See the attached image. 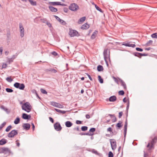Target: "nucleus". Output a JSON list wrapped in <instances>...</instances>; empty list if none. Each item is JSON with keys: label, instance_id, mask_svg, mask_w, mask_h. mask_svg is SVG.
Here are the masks:
<instances>
[{"label": "nucleus", "instance_id": "1", "mask_svg": "<svg viewBox=\"0 0 157 157\" xmlns=\"http://www.w3.org/2000/svg\"><path fill=\"white\" fill-rule=\"evenodd\" d=\"M113 45L112 43H109L105 48L103 52V56L104 60L107 66L108 65V62L107 61V59H109V60L110 58V46Z\"/></svg>", "mask_w": 157, "mask_h": 157}, {"label": "nucleus", "instance_id": "2", "mask_svg": "<svg viewBox=\"0 0 157 157\" xmlns=\"http://www.w3.org/2000/svg\"><path fill=\"white\" fill-rule=\"evenodd\" d=\"M32 107L29 102H26L22 106V109L28 113L29 112L31 109Z\"/></svg>", "mask_w": 157, "mask_h": 157}, {"label": "nucleus", "instance_id": "3", "mask_svg": "<svg viewBox=\"0 0 157 157\" xmlns=\"http://www.w3.org/2000/svg\"><path fill=\"white\" fill-rule=\"evenodd\" d=\"M157 141V137L155 136L153 138L152 140L150 142V143H149L147 146V147L149 148L150 150L152 148H154V144L156 143Z\"/></svg>", "mask_w": 157, "mask_h": 157}, {"label": "nucleus", "instance_id": "4", "mask_svg": "<svg viewBox=\"0 0 157 157\" xmlns=\"http://www.w3.org/2000/svg\"><path fill=\"white\" fill-rule=\"evenodd\" d=\"M69 34L71 37L75 36H80V34L78 31L76 30L72 29H70L69 32Z\"/></svg>", "mask_w": 157, "mask_h": 157}, {"label": "nucleus", "instance_id": "5", "mask_svg": "<svg viewBox=\"0 0 157 157\" xmlns=\"http://www.w3.org/2000/svg\"><path fill=\"white\" fill-rule=\"evenodd\" d=\"M69 8L71 10L75 11L79 9V6L76 4L73 3L70 4Z\"/></svg>", "mask_w": 157, "mask_h": 157}, {"label": "nucleus", "instance_id": "6", "mask_svg": "<svg viewBox=\"0 0 157 157\" xmlns=\"http://www.w3.org/2000/svg\"><path fill=\"white\" fill-rule=\"evenodd\" d=\"M13 86L16 88L21 90H23L25 87V86L24 84H20L18 82H15Z\"/></svg>", "mask_w": 157, "mask_h": 157}, {"label": "nucleus", "instance_id": "7", "mask_svg": "<svg viewBox=\"0 0 157 157\" xmlns=\"http://www.w3.org/2000/svg\"><path fill=\"white\" fill-rule=\"evenodd\" d=\"M17 134L18 131L17 130H13L8 133V136L9 138H13Z\"/></svg>", "mask_w": 157, "mask_h": 157}, {"label": "nucleus", "instance_id": "8", "mask_svg": "<svg viewBox=\"0 0 157 157\" xmlns=\"http://www.w3.org/2000/svg\"><path fill=\"white\" fill-rule=\"evenodd\" d=\"M50 104L54 107L59 108H63V106L62 105L54 101L50 102Z\"/></svg>", "mask_w": 157, "mask_h": 157}, {"label": "nucleus", "instance_id": "9", "mask_svg": "<svg viewBox=\"0 0 157 157\" xmlns=\"http://www.w3.org/2000/svg\"><path fill=\"white\" fill-rule=\"evenodd\" d=\"M10 150L8 148L6 147H2L0 148V153L6 154L10 152Z\"/></svg>", "mask_w": 157, "mask_h": 157}, {"label": "nucleus", "instance_id": "10", "mask_svg": "<svg viewBox=\"0 0 157 157\" xmlns=\"http://www.w3.org/2000/svg\"><path fill=\"white\" fill-rule=\"evenodd\" d=\"M54 126L55 129L57 131H60L62 129V128L59 122L55 123L54 125Z\"/></svg>", "mask_w": 157, "mask_h": 157}, {"label": "nucleus", "instance_id": "11", "mask_svg": "<svg viewBox=\"0 0 157 157\" xmlns=\"http://www.w3.org/2000/svg\"><path fill=\"white\" fill-rule=\"evenodd\" d=\"M110 143L112 150H115L117 147L116 142L115 140L114 139H110Z\"/></svg>", "mask_w": 157, "mask_h": 157}, {"label": "nucleus", "instance_id": "12", "mask_svg": "<svg viewBox=\"0 0 157 157\" xmlns=\"http://www.w3.org/2000/svg\"><path fill=\"white\" fill-rule=\"evenodd\" d=\"M19 28L20 36L21 37H22L24 36V29L21 23L19 24Z\"/></svg>", "mask_w": 157, "mask_h": 157}, {"label": "nucleus", "instance_id": "13", "mask_svg": "<svg viewBox=\"0 0 157 157\" xmlns=\"http://www.w3.org/2000/svg\"><path fill=\"white\" fill-rule=\"evenodd\" d=\"M90 27V25L87 23H85L82 25L81 27V29L82 30H86Z\"/></svg>", "mask_w": 157, "mask_h": 157}, {"label": "nucleus", "instance_id": "14", "mask_svg": "<svg viewBox=\"0 0 157 157\" xmlns=\"http://www.w3.org/2000/svg\"><path fill=\"white\" fill-rule=\"evenodd\" d=\"M54 17L57 19L63 25H65L66 24V23L65 21H64L63 20L60 19L59 17L57 16L54 15Z\"/></svg>", "mask_w": 157, "mask_h": 157}, {"label": "nucleus", "instance_id": "15", "mask_svg": "<svg viewBox=\"0 0 157 157\" xmlns=\"http://www.w3.org/2000/svg\"><path fill=\"white\" fill-rule=\"evenodd\" d=\"M128 125V121L126 119L125 121V124L124 125V136L125 137L126 133H127V127Z\"/></svg>", "mask_w": 157, "mask_h": 157}, {"label": "nucleus", "instance_id": "16", "mask_svg": "<svg viewBox=\"0 0 157 157\" xmlns=\"http://www.w3.org/2000/svg\"><path fill=\"white\" fill-rule=\"evenodd\" d=\"M123 101L124 102H127L126 110L128 112L129 106V99H123Z\"/></svg>", "mask_w": 157, "mask_h": 157}, {"label": "nucleus", "instance_id": "17", "mask_svg": "<svg viewBox=\"0 0 157 157\" xmlns=\"http://www.w3.org/2000/svg\"><path fill=\"white\" fill-rule=\"evenodd\" d=\"M122 45L125 46H126L131 47L132 48H134L136 47V45L133 44H131L129 43H123L122 44Z\"/></svg>", "mask_w": 157, "mask_h": 157}, {"label": "nucleus", "instance_id": "18", "mask_svg": "<svg viewBox=\"0 0 157 157\" xmlns=\"http://www.w3.org/2000/svg\"><path fill=\"white\" fill-rule=\"evenodd\" d=\"M30 124L28 123H25L23 125L24 129L27 130L29 129L30 128Z\"/></svg>", "mask_w": 157, "mask_h": 157}, {"label": "nucleus", "instance_id": "19", "mask_svg": "<svg viewBox=\"0 0 157 157\" xmlns=\"http://www.w3.org/2000/svg\"><path fill=\"white\" fill-rule=\"evenodd\" d=\"M119 82H120L121 85L123 86L124 89L126 90L127 89V87L125 82L122 79H120Z\"/></svg>", "mask_w": 157, "mask_h": 157}, {"label": "nucleus", "instance_id": "20", "mask_svg": "<svg viewBox=\"0 0 157 157\" xmlns=\"http://www.w3.org/2000/svg\"><path fill=\"white\" fill-rule=\"evenodd\" d=\"M48 8L52 12H56L57 11V9L56 8H55L52 6H49Z\"/></svg>", "mask_w": 157, "mask_h": 157}, {"label": "nucleus", "instance_id": "21", "mask_svg": "<svg viewBox=\"0 0 157 157\" xmlns=\"http://www.w3.org/2000/svg\"><path fill=\"white\" fill-rule=\"evenodd\" d=\"M98 33V31L96 30H95L91 36V39H94L96 38Z\"/></svg>", "mask_w": 157, "mask_h": 157}, {"label": "nucleus", "instance_id": "22", "mask_svg": "<svg viewBox=\"0 0 157 157\" xmlns=\"http://www.w3.org/2000/svg\"><path fill=\"white\" fill-rule=\"evenodd\" d=\"M30 117V115H28L25 113H24L22 114V118L24 119H29Z\"/></svg>", "mask_w": 157, "mask_h": 157}, {"label": "nucleus", "instance_id": "23", "mask_svg": "<svg viewBox=\"0 0 157 157\" xmlns=\"http://www.w3.org/2000/svg\"><path fill=\"white\" fill-rule=\"evenodd\" d=\"M49 4L52 6L55 5H61V2H49Z\"/></svg>", "mask_w": 157, "mask_h": 157}, {"label": "nucleus", "instance_id": "24", "mask_svg": "<svg viewBox=\"0 0 157 157\" xmlns=\"http://www.w3.org/2000/svg\"><path fill=\"white\" fill-rule=\"evenodd\" d=\"M86 19V17H83L81 18L78 21V24L82 23Z\"/></svg>", "mask_w": 157, "mask_h": 157}, {"label": "nucleus", "instance_id": "25", "mask_svg": "<svg viewBox=\"0 0 157 157\" xmlns=\"http://www.w3.org/2000/svg\"><path fill=\"white\" fill-rule=\"evenodd\" d=\"M65 124L67 127H70L72 126L73 124L71 121H67L65 122Z\"/></svg>", "mask_w": 157, "mask_h": 157}, {"label": "nucleus", "instance_id": "26", "mask_svg": "<svg viewBox=\"0 0 157 157\" xmlns=\"http://www.w3.org/2000/svg\"><path fill=\"white\" fill-rule=\"evenodd\" d=\"M7 143V140H6L2 139L1 140H0V145H3L5 144H6Z\"/></svg>", "mask_w": 157, "mask_h": 157}, {"label": "nucleus", "instance_id": "27", "mask_svg": "<svg viewBox=\"0 0 157 157\" xmlns=\"http://www.w3.org/2000/svg\"><path fill=\"white\" fill-rule=\"evenodd\" d=\"M104 69L102 66L101 65H98L97 67V70L99 71H103Z\"/></svg>", "mask_w": 157, "mask_h": 157}, {"label": "nucleus", "instance_id": "28", "mask_svg": "<svg viewBox=\"0 0 157 157\" xmlns=\"http://www.w3.org/2000/svg\"><path fill=\"white\" fill-rule=\"evenodd\" d=\"M15 58V56H13L12 58L9 59L8 60V63L9 64L10 63H11L13 62V59Z\"/></svg>", "mask_w": 157, "mask_h": 157}, {"label": "nucleus", "instance_id": "29", "mask_svg": "<svg viewBox=\"0 0 157 157\" xmlns=\"http://www.w3.org/2000/svg\"><path fill=\"white\" fill-rule=\"evenodd\" d=\"M31 4L33 6H35L36 5V1H34L33 0H28Z\"/></svg>", "mask_w": 157, "mask_h": 157}, {"label": "nucleus", "instance_id": "30", "mask_svg": "<svg viewBox=\"0 0 157 157\" xmlns=\"http://www.w3.org/2000/svg\"><path fill=\"white\" fill-rule=\"evenodd\" d=\"M20 121V119L18 117H17L14 120V123L15 124H18Z\"/></svg>", "mask_w": 157, "mask_h": 157}, {"label": "nucleus", "instance_id": "31", "mask_svg": "<svg viewBox=\"0 0 157 157\" xmlns=\"http://www.w3.org/2000/svg\"><path fill=\"white\" fill-rule=\"evenodd\" d=\"M122 122L121 121H119V122L116 125V127H118L119 128H121L122 125L121 124Z\"/></svg>", "mask_w": 157, "mask_h": 157}, {"label": "nucleus", "instance_id": "32", "mask_svg": "<svg viewBox=\"0 0 157 157\" xmlns=\"http://www.w3.org/2000/svg\"><path fill=\"white\" fill-rule=\"evenodd\" d=\"M55 110L57 112L60 113H62L63 114H64L65 113L66 111H62L61 110H60L59 109H55Z\"/></svg>", "mask_w": 157, "mask_h": 157}, {"label": "nucleus", "instance_id": "33", "mask_svg": "<svg viewBox=\"0 0 157 157\" xmlns=\"http://www.w3.org/2000/svg\"><path fill=\"white\" fill-rule=\"evenodd\" d=\"M98 80L101 83H102L103 82V79L101 78L100 75H98Z\"/></svg>", "mask_w": 157, "mask_h": 157}, {"label": "nucleus", "instance_id": "34", "mask_svg": "<svg viewBox=\"0 0 157 157\" xmlns=\"http://www.w3.org/2000/svg\"><path fill=\"white\" fill-rule=\"evenodd\" d=\"M152 43L153 41L152 40H150L145 45L147 46H149L152 44Z\"/></svg>", "mask_w": 157, "mask_h": 157}, {"label": "nucleus", "instance_id": "35", "mask_svg": "<svg viewBox=\"0 0 157 157\" xmlns=\"http://www.w3.org/2000/svg\"><path fill=\"white\" fill-rule=\"evenodd\" d=\"M133 55L136 56H137L140 58H141L140 56V53L139 52H135L133 53Z\"/></svg>", "mask_w": 157, "mask_h": 157}, {"label": "nucleus", "instance_id": "36", "mask_svg": "<svg viewBox=\"0 0 157 157\" xmlns=\"http://www.w3.org/2000/svg\"><path fill=\"white\" fill-rule=\"evenodd\" d=\"M95 7L99 11L101 12H103L102 10L100 7H99L97 5H95Z\"/></svg>", "mask_w": 157, "mask_h": 157}, {"label": "nucleus", "instance_id": "37", "mask_svg": "<svg viewBox=\"0 0 157 157\" xmlns=\"http://www.w3.org/2000/svg\"><path fill=\"white\" fill-rule=\"evenodd\" d=\"M81 129L82 131H86L87 130L88 127L86 126H83L82 127Z\"/></svg>", "mask_w": 157, "mask_h": 157}, {"label": "nucleus", "instance_id": "38", "mask_svg": "<svg viewBox=\"0 0 157 157\" xmlns=\"http://www.w3.org/2000/svg\"><path fill=\"white\" fill-rule=\"evenodd\" d=\"M48 71L53 73H55L57 72V71L54 68H51L48 70Z\"/></svg>", "mask_w": 157, "mask_h": 157}, {"label": "nucleus", "instance_id": "39", "mask_svg": "<svg viewBox=\"0 0 157 157\" xmlns=\"http://www.w3.org/2000/svg\"><path fill=\"white\" fill-rule=\"evenodd\" d=\"M151 36L152 38H157V33H155L152 34Z\"/></svg>", "mask_w": 157, "mask_h": 157}, {"label": "nucleus", "instance_id": "40", "mask_svg": "<svg viewBox=\"0 0 157 157\" xmlns=\"http://www.w3.org/2000/svg\"><path fill=\"white\" fill-rule=\"evenodd\" d=\"M12 128V126L11 125H10L6 129V132H8Z\"/></svg>", "mask_w": 157, "mask_h": 157}, {"label": "nucleus", "instance_id": "41", "mask_svg": "<svg viewBox=\"0 0 157 157\" xmlns=\"http://www.w3.org/2000/svg\"><path fill=\"white\" fill-rule=\"evenodd\" d=\"M6 79L8 82H11L13 81V79H12L11 77H7Z\"/></svg>", "mask_w": 157, "mask_h": 157}, {"label": "nucleus", "instance_id": "42", "mask_svg": "<svg viewBox=\"0 0 157 157\" xmlns=\"http://www.w3.org/2000/svg\"><path fill=\"white\" fill-rule=\"evenodd\" d=\"M117 99H106V101H116Z\"/></svg>", "mask_w": 157, "mask_h": 157}, {"label": "nucleus", "instance_id": "43", "mask_svg": "<svg viewBox=\"0 0 157 157\" xmlns=\"http://www.w3.org/2000/svg\"><path fill=\"white\" fill-rule=\"evenodd\" d=\"M113 78L114 81L117 83H118V82H119V80L121 79L119 78H117L114 76L113 77Z\"/></svg>", "mask_w": 157, "mask_h": 157}, {"label": "nucleus", "instance_id": "44", "mask_svg": "<svg viewBox=\"0 0 157 157\" xmlns=\"http://www.w3.org/2000/svg\"><path fill=\"white\" fill-rule=\"evenodd\" d=\"M6 91L9 93L12 92L13 91V90L12 89L9 88H6Z\"/></svg>", "mask_w": 157, "mask_h": 157}, {"label": "nucleus", "instance_id": "45", "mask_svg": "<svg viewBox=\"0 0 157 157\" xmlns=\"http://www.w3.org/2000/svg\"><path fill=\"white\" fill-rule=\"evenodd\" d=\"M40 91L43 94H47V92L44 89H40Z\"/></svg>", "mask_w": 157, "mask_h": 157}, {"label": "nucleus", "instance_id": "46", "mask_svg": "<svg viewBox=\"0 0 157 157\" xmlns=\"http://www.w3.org/2000/svg\"><path fill=\"white\" fill-rule=\"evenodd\" d=\"M124 94V92L123 90L119 91L118 92V94L119 95H123Z\"/></svg>", "mask_w": 157, "mask_h": 157}, {"label": "nucleus", "instance_id": "47", "mask_svg": "<svg viewBox=\"0 0 157 157\" xmlns=\"http://www.w3.org/2000/svg\"><path fill=\"white\" fill-rule=\"evenodd\" d=\"M51 54L54 56H56L58 55V53L55 51L52 52Z\"/></svg>", "mask_w": 157, "mask_h": 157}, {"label": "nucleus", "instance_id": "48", "mask_svg": "<svg viewBox=\"0 0 157 157\" xmlns=\"http://www.w3.org/2000/svg\"><path fill=\"white\" fill-rule=\"evenodd\" d=\"M113 155L111 151H109V157H113Z\"/></svg>", "mask_w": 157, "mask_h": 157}, {"label": "nucleus", "instance_id": "49", "mask_svg": "<svg viewBox=\"0 0 157 157\" xmlns=\"http://www.w3.org/2000/svg\"><path fill=\"white\" fill-rule=\"evenodd\" d=\"M6 123L5 122H3L2 124L0 125V127L1 128H2L3 127L6 125Z\"/></svg>", "mask_w": 157, "mask_h": 157}, {"label": "nucleus", "instance_id": "50", "mask_svg": "<svg viewBox=\"0 0 157 157\" xmlns=\"http://www.w3.org/2000/svg\"><path fill=\"white\" fill-rule=\"evenodd\" d=\"M95 128H91L89 130L90 132H94L95 131Z\"/></svg>", "mask_w": 157, "mask_h": 157}, {"label": "nucleus", "instance_id": "51", "mask_svg": "<svg viewBox=\"0 0 157 157\" xmlns=\"http://www.w3.org/2000/svg\"><path fill=\"white\" fill-rule=\"evenodd\" d=\"M7 67V65L6 63H3L2 66V68H6Z\"/></svg>", "mask_w": 157, "mask_h": 157}, {"label": "nucleus", "instance_id": "52", "mask_svg": "<svg viewBox=\"0 0 157 157\" xmlns=\"http://www.w3.org/2000/svg\"><path fill=\"white\" fill-rule=\"evenodd\" d=\"M123 112H120L119 113V116H118V117L119 118H121V117L122 116V115H123Z\"/></svg>", "mask_w": 157, "mask_h": 157}, {"label": "nucleus", "instance_id": "53", "mask_svg": "<svg viewBox=\"0 0 157 157\" xmlns=\"http://www.w3.org/2000/svg\"><path fill=\"white\" fill-rule=\"evenodd\" d=\"M1 108L2 109H3L4 110L6 111L7 110V109L5 108L4 106L3 105H2L1 107Z\"/></svg>", "mask_w": 157, "mask_h": 157}, {"label": "nucleus", "instance_id": "54", "mask_svg": "<svg viewBox=\"0 0 157 157\" xmlns=\"http://www.w3.org/2000/svg\"><path fill=\"white\" fill-rule=\"evenodd\" d=\"M80 135H93V134H89V133H80Z\"/></svg>", "mask_w": 157, "mask_h": 157}, {"label": "nucleus", "instance_id": "55", "mask_svg": "<svg viewBox=\"0 0 157 157\" xmlns=\"http://www.w3.org/2000/svg\"><path fill=\"white\" fill-rule=\"evenodd\" d=\"M136 49L137 51H140V52H142L143 50L142 49L139 48H136Z\"/></svg>", "mask_w": 157, "mask_h": 157}, {"label": "nucleus", "instance_id": "56", "mask_svg": "<svg viewBox=\"0 0 157 157\" xmlns=\"http://www.w3.org/2000/svg\"><path fill=\"white\" fill-rule=\"evenodd\" d=\"M74 130H76L77 131H80L79 128L78 127H76L75 128H74Z\"/></svg>", "mask_w": 157, "mask_h": 157}, {"label": "nucleus", "instance_id": "57", "mask_svg": "<svg viewBox=\"0 0 157 157\" xmlns=\"http://www.w3.org/2000/svg\"><path fill=\"white\" fill-rule=\"evenodd\" d=\"M86 75H87V76L89 77V78L91 81H92L93 79L91 77V76L88 73H86Z\"/></svg>", "mask_w": 157, "mask_h": 157}, {"label": "nucleus", "instance_id": "58", "mask_svg": "<svg viewBox=\"0 0 157 157\" xmlns=\"http://www.w3.org/2000/svg\"><path fill=\"white\" fill-rule=\"evenodd\" d=\"M109 116H113L114 117V120L113 121V122H115L116 120V117L114 116V115H112V114H110Z\"/></svg>", "mask_w": 157, "mask_h": 157}, {"label": "nucleus", "instance_id": "59", "mask_svg": "<svg viewBox=\"0 0 157 157\" xmlns=\"http://www.w3.org/2000/svg\"><path fill=\"white\" fill-rule=\"evenodd\" d=\"M76 123L77 124H82V121L79 120H77L76 121Z\"/></svg>", "mask_w": 157, "mask_h": 157}, {"label": "nucleus", "instance_id": "60", "mask_svg": "<svg viewBox=\"0 0 157 157\" xmlns=\"http://www.w3.org/2000/svg\"><path fill=\"white\" fill-rule=\"evenodd\" d=\"M16 144L17 146V147H19L20 145V143L19 142H18V140H17L16 141Z\"/></svg>", "mask_w": 157, "mask_h": 157}, {"label": "nucleus", "instance_id": "61", "mask_svg": "<svg viewBox=\"0 0 157 157\" xmlns=\"http://www.w3.org/2000/svg\"><path fill=\"white\" fill-rule=\"evenodd\" d=\"M49 119L50 121H51L52 123H54V120L51 117H49Z\"/></svg>", "mask_w": 157, "mask_h": 157}, {"label": "nucleus", "instance_id": "62", "mask_svg": "<svg viewBox=\"0 0 157 157\" xmlns=\"http://www.w3.org/2000/svg\"><path fill=\"white\" fill-rule=\"evenodd\" d=\"M112 129L111 128L109 127L107 128V131L111 132L112 131Z\"/></svg>", "mask_w": 157, "mask_h": 157}, {"label": "nucleus", "instance_id": "63", "mask_svg": "<svg viewBox=\"0 0 157 157\" xmlns=\"http://www.w3.org/2000/svg\"><path fill=\"white\" fill-rule=\"evenodd\" d=\"M147 56V54L145 53L142 54L140 53V57H141V56Z\"/></svg>", "mask_w": 157, "mask_h": 157}, {"label": "nucleus", "instance_id": "64", "mask_svg": "<svg viewBox=\"0 0 157 157\" xmlns=\"http://www.w3.org/2000/svg\"><path fill=\"white\" fill-rule=\"evenodd\" d=\"M86 118L88 119H89L90 117V116L89 114H86Z\"/></svg>", "mask_w": 157, "mask_h": 157}]
</instances>
